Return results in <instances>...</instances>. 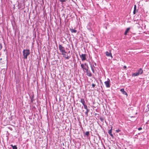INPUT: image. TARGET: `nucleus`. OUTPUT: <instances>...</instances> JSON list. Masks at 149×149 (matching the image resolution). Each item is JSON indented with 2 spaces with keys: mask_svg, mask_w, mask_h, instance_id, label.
Masks as SVG:
<instances>
[{
  "mask_svg": "<svg viewBox=\"0 0 149 149\" xmlns=\"http://www.w3.org/2000/svg\"><path fill=\"white\" fill-rule=\"evenodd\" d=\"M23 54L24 59H26L28 56L30 54V52L29 49H24L23 51Z\"/></svg>",
  "mask_w": 149,
  "mask_h": 149,
  "instance_id": "obj_1",
  "label": "nucleus"
},
{
  "mask_svg": "<svg viewBox=\"0 0 149 149\" xmlns=\"http://www.w3.org/2000/svg\"><path fill=\"white\" fill-rule=\"evenodd\" d=\"M105 84H110V80L108 79L106 81L104 82Z\"/></svg>",
  "mask_w": 149,
  "mask_h": 149,
  "instance_id": "obj_14",
  "label": "nucleus"
},
{
  "mask_svg": "<svg viewBox=\"0 0 149 149\" xmlns=\"http://www.w3.org/2000/svg\"><path fill=\"white\" fill-rule=\"evenodd\" d=\"M136 10H134L133 12L134 14H135V13H136Z\"/></svg>",
  "mask_w": 149,
  "mask_h": 149,
  "instance_id": "obj_30",
  "label": "nucleus"
},
{
  "mask_svg": "<svg viewBox=\"0 0 149 149\" xmlns=\"http://www.w3.org/2000/svg\"><path fill=\"white\" fill-rule=\"evenodd\" d=\"M80 57L81 58L82 61H84L86 59V54H82L81 56H80Z\"/></svg>",
  "mask_w": 149,
  "mask_h": 149,
  "instance_id": "obj_4",
  "label": "nucleus"
},
{
  "mask_svg": "<svg viewBox=\"0 0 149 149\" xmlns=\"http://www.w3.org/2000/svg\"><path fill=\"white\" fill-rule=\"evenodd\" d=\"M70 31L72 33H76L77 32V31L76 30L73 29H70Z\"/></svg>",
  "mask_w": 149,
  "mask_h": 149,
  "instance_id": "obj_13",
  "label": "nucleus"
},
{
  "mask_svg": "<svg viewBox=\"0 0 149 149\" xmlns=\"http://www.w3.org/2000/svg\"><path fill=\"white\" fill-rule=\"evenodd\" d=\"M112 127H111V129L110 130H109V131H108V133L109 134H110L111 133H112Z\"/></svg>",
  "mask_w": 149,
  "mask_h": 149,
  "instance_id": "obj_15",
  "label": "nucleus"
},
{
  "mask_svg": "<svg viewBox=\"0 0 149 149\" xmlns=\"http://www.w3.org/2000/svg\"><path fill=\"white\" fill-rule=\"evenodd\" d=\"M89 68H87L86 70V74L87 76L89 77H91L92 76V74L90 71L88 70Z\"/></svg>",
  "mask_w": 149,
  "mask_h": 149,
  "instance_id": "obj_5",
  "label": "nucleus"
},
{
  "mask_svg": "<svg viewBox=\"0 0 149 149\" xmlns=\"http://www.w3.org/2000/svg\"><path fill=\"white\" fill-rule=\"evenodd\" d=\"M64 86H65V84H64Z\"/></svg>",
  "mask_w": 149,
  "mask_h": 149,
  "instance_id": "obj_37",
  "label": "nucleus"
},
{
  "mask_svg": "<svg viewBox=\"0 0 149 149\" xmlns=\"http://www.w3.org/2000/svg\"><path fill=\"white\" fill-rule=\"evenodd\" d=\"M89 63L92 72L93 73H94L95 68V67L94 66L93 64H92L91 62H89Z\"/></svg>",
  "mask_w": 149,
  "mask_h": 149,
  "instance_id": "obj_3",
  "label": "nucleus"
},
{
  "mask_svg": "<svg viewBox=\"0 0 149 149\" xmlns=\"http://www.w3.org/2000/svg\"><path fill=\"white\" fill-rule=\"evenodd\" d=\"M85 135L87 136H88L89 135V132L88 131L86 132Z\"/></svg>",
  "mask_w": 149,
  "mask_h": 149,
  "instance_id": "obj_20",
  "label": "nucleus"
},
{
  "mask_svg": "<svg viewBox=\"0 0 149 149\" xmlns=\"http://www.w3.org/2000/svg\"><path fill=\"white\" fill-rule=\"evenodd\" d=\"M13 149H17V147L16 146H13Z\"/></svg>",
  "mask_w": 149,
  "mask_h": 149,
  "instance_id": "obj_22",
  "label": "nucleus"
},
{
  "mask_svg": "<svg viewBox=\"0 0 149 149\" xmlns=\"http://www.w3.org/2000/svg\"><path fill=\"white\" fill-rule=\"evenodd\" d=\"M84 65H85V66H86V67H85L86 68H87V65L88 66V64H87L86 63H85Z\"/></svg>",
  "mask_w": 149,
  "mask_h": 149,
  "instance_id": "obj_31",
  "label": "nucleus"
},
{
  "mask_svg": "<svg viewBox=\"0 0 149 149\" xmlns=\"http://www.w3.org/2000/svg\"><path fill=\"white\" fill-rule=\"evenodd\" d=\"M94 65L95 66H96V63H94Z\"/></svg>",
  "mask_w": 149,
  "mask_h": 149,
  "instance_id": "obj_33",
  "label": "nucleus"
},
{
  "mask_svg": "<svg viewBox=\"0 0 149 149\" xmlns=\"http://www.w3.org/2000/svg\"><path fill=\"white\" fill-rule=\"evenodd\" d=\"M142 127H139L138 128V130H142Z\"/></svg>",
  "mask_w": 149,
  "mask_h": 149,
  "instance_id": "obj_27",
  "label": "nucleus"
},
{
  "mask_svg": "<svg viewBox=\"0 0 149 149\" xmlns=\"http://www.w3.org/2000/svg\"><path fill=\"white\" fill-rule=\"evenodd\" d=\"M100 120L102 122H103L104 120V118L102 117H101L100 118Z\"/></svg>",
  "mask_w": 149,
  "mask_h": 149,
  "instance_id": "obj_23",
  "label": "nucleus"
},
{
  "mask_svg": "<svg viewBox=\"0 0 149 149\" xmlns=\"http://www.w3.org/2000/svg\"><path fill=\"white\" fill-rule=\"evenodd\" d=\"M109 134L111 136V137L113 138V134L112 133H111V134Z\"/></svg>",
  "mask_w": 149,
  "mask_h": 149,
  "instance_id": "obj_29",
  "label": "nucleus"
},
{
  "mask_svg": "<svg viewBox=\"0 0 149 149\" xmlns=\"http://www.w3.org/2000/svg\"><path fill=\"white\" fill-rule=\"evenodd\" d=\"M92 88H94V87H95V84H92Z\"/></svg>",
  "mask_w": 149,
  "mask_h": 149,
  "instance_id": "obj_28",
  "label": "nucleus"
},
{
  "mask_svg": "<svg viewBox=\"0 0 149 149\" xmlns=\"http://www.w3.org/2000/svg\"><path fill=\"white\" fill-rule=\"evenodd\" d=\"M116 131L117 132V133H118L120 131V130L119 129H118V130H116Z\"/></svg>",
  "mask_w": 149,
  "mask_h": 149,
  "instance_id": "obj_26",
  "label": "nucleus"
},
{
  "mask_svg": "<svg viewBox=\"0 0 149 149\" xmlns=\"http://www.w3.org/2000/svg\"><path fill=\"white\" fill-rule=\"evenodd\" d=\"M139 74L137 72H136L134 73H133L132 74V77H135V76H137L138 75H139Z\"/></svg>",
  "mask_w": 149,
  "mask_h": 149,
  "instance_id": "obj_11",
  "label": "nucleus"
},
{
  "mask_svg": "<svg viewBox=\"0 0 149 149\" xmlns=\"http://www.w3.org/2000/svg\"><path fill=\"white\" fill-rule=\"evenodd\" d=\"M90 111V110L89 109H87L86 110V111L85 112V113L86 115L87 116L88 115V113Z\"/></svg>",
  "mask_w": 149,
  "mask_h": 149,
  "instance_id": "obj_16",
  "label": "nucleus"
},
{
  "mask_svg": "<svg viewBox=\"0 0 149 149\" xmlns=\"http://www.w3.org/2000/svg\"><path fill=\"white\" fill-rule=\"evenodd\" d=\"M65 56H64V57L66 58L67 59H69L70 57V56H66L65 55H64Z\"/></svg>",
  "mask_w": 149,
  "mask_h": 149,
  "instance_id": "obj_18",
  "label": "nucleus"
},
{
  "mask_svg": "<svg viewBox=\"0 0 149 149\" xmlns=\"http://www.w3.org/2000/svg\"><path fill=\"white\" fill-rule=\"evenodd\" d=\"M130 27L128 28L127 29L124 33V34L125 35H127V33L130 30Z\"/></svg>",
  "mask_w": 149,
  "mask_h": 149,
  "instance_id": "obj_10",
  "label": "nucleus"
},
{
  "mask_svg": "<svg viewBox=\"0 0 149 149\" xmlns=\"http://www.w3.org/2000/svg\"><path fill=\"white\" fill-rule=\"evenodd\" d=\"M70 52V51H69V52H68V53H69Z\"/></svg>",
  "mask_w": 149,
  "mask_h": 149,
  "instance_id": "obj_35",
  "label": "nucleus"
},
{
  "mask_svg": "<svg viewBox=\"0 0 149 149\" xmlns=\"http://www.w3.org/2000/svg\"><path fill=\"white\" fill-rule=\"evenodd\" d=\"M120 91L122 92V93L124 95H127V92H126L124 90V89L123 88L121 89L120 90Z\"/></svg>",
  "mask_w": 149,
  "mask_h": 149,
  "instance_id": "obj_7",
  "label": "nucleus"
},
{
  "mask_svg": "<svg viewBox=\"0 0 149 149\" xmlns=\"http://www.w3.org/2000/svg\"><path fill=\"white\" fill-rule=\"evenodd\" d=\"M83 106H84V108L85 109H86V110H87V109H88L87 108V106L86 104H85Z\"/></svg>",
  "mask_w": 149,
  "mask_h": 149,
  "instance_id": "obj_21",
  "label": "nucleus"
},
{
  "mask_svg": "<svg viewBox=\"0 0 149 149\" xmlns=\"http://www.w3.org/2000/svg\"><path fill=\"white\" fill-rule=\"evenodd\" d=\"M106 86L107 88H109L110 87V84H106Z\"/></svg>",
  "mask_w": 149,
  "mask_h": 149,
  "instance_id": "obj_24",
  "label": "nucleus"
},
{
  "mask_svg": "<svg viewBox=\"0 0 149 149\" xmlns=\"http://www.w3.org/2000/svg\"><path fill=\"white\" fill-rule=\"evenodd\" d=\"M143 70L141 68H140L137 72L139 75L143 73Z\"/></svg>",
  "mask_w": 149,
  "mask_h": 149,
  "instance_id": "obj_9",
  "label": "nucleus"
},
{
  "mask_svg": "<svg viewBox=\"0 0 149 149\" xmlns=\"http://www.w3.org/2000/svg\"><path fill=\"white\" fill-rule=\"evenodd\" d=\"M80 102L83 104V105H84L85 104V101L84 99L83 98H81L80 100Z\"/></svg>",
  "mask_w": 149,
  "mask_h": 149,
  "instance_id": "obj_12",
  "label": "nucleus"
},
{
  "mask_svg": "<svg viewBox=\"0 0 149 149\" xmlns=\"http://www.w3.org/2000/svg\"><path fill=\"white\" fill-rule=\"evenodd\" d=\"M124 68L125 69L126 68V67L125 66H124Z\"/></svg>",
  "mask_w": 149,
  "mask_h": 149,
  "instance_id": "obj_32",
  "label": "nucleus"
},
{
  "mask_svg": "<svg viewBox=\"0 0 149 149\" xmlns=\"http://www.w3.org/2000/svg\"><path fill=\"white\" fill-rule=\"evenodd\" d=\"M34 96H32V97H31V102H32L33 101V98L34 97Z\"/></svg>",
  "mask_w": 149,
  "mask_h": 149,
  "instance_id": "obj_19",
  "label": "nucleus"
},
{
  "mask_svg": "<svg viewBox=\"0 0 149 149\" xmlns=\"http://www.w3.org/2000/svg\"><path fill=\"white\" fill-rule=\"evenodd\" d=\"M59 48L60 51L62 52V55L66 56L65 54L66 53V52L65 50L64 47H63L61 45L59 44Z\"/></svg>",
  "mask_w": 149,
  "mask_h": 149,
  "instance_id": "obj_2",
  "label": "nucleus"
},
{
  "mask_svg": "<svg viewBox=\"0 0 149 149\" xmlns=\"http://www.w3.org/2000/svg\"><path fill=\"white\" fill-rule=\"evenodd\" d=\"M84 64H81V68L83 69V70H86L87 68H89V67L87 65V68H86L84 66Z\"/></svg>",
  "mask_w": 149,
  "mask_h": 149,
  "instance_id": "obj_8",
  "label": "nucleus"
},
{
  "mask_svg": "<svg viewBox=\"0 0 149 149\" xmlns=\"http://www.w3.org/2000/svg\"><path fill=\"white\" fill-rule=\"evenodd\" d=\"M136 5H135L134 6V10H136Z\"/></svg>",
  "mask_w": 149,
  "mask_h": 149,
  "instance_id": "obj_25",
  "label": "nucleus"
},
{
  "mask_svg": "<svg viewBox=\"0 0 149 149\" xmlns=\"http://www.w3.org/2000/svg\"><path fill=\"white\" fill-rule=\"evenodd\" d=\"M59 0L61 2H62V3L65 2L66 1H70V0Z\"/></svg>",
  "mask_w": 149,
  "mask_h": 149,
  "instance_id": "obj_17",
  "label": "nucleus"
},
{
  "mask_svg": "<svg viewBox=\"0 0 149 149\" xmlns=\"http://www.w3.org/2000/svg\"><path fill=\"white\" fill-rule=\"evenodd\" d=\"M11 146H12V147H13V146H13V145H12V144L11 145Z\"/></svg>",
  "mask_w": 149,
  "mask_h": 149,
  "instance_id": "obj_34",
  "label": "nucleus"
},
{
  "mask_svg": "<svg viewBox=\"0 0 149 149\" xmlns=\"http://www.w3.org/2000/svg\"><path fill=\"white\" fill-rule=\"evenodd\" d=\"M45 86L46 87V84H45Z\"/></svg>",
  "mask_w": 149,
  "mask_h": 149,
  "instance_id": "obj_36",
  "label": "nucleus"
},
{
  "mask_svg": "<svg viewBox=\"0 0 149 149\" xmlns=\"http://www.w3.org/2000/svg\"><path fill=\"white\" fill-rule=\"evenodd\" d=\"M106 55L108 57H111V58H113V56L110 52H106Z\"/></svg>",
  "mask_w": 149,
  "mask_h": 149,
  "instance_id": "obj_6",
  "label": "nucleus"
}]
</instances>
